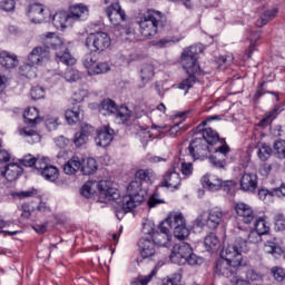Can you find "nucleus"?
<instances>
[{"instance_id":"1","label":"nucleus","mask_w":285,"mask_h":285,"mask_svg":"<svg viewBox=\"0 0 285 285\" xmlns=\"http://www.w3.org/2000/svg\"><path fill=\"white\" fill-rule=\"evenodd\" d=\"M215 119H217V116L209 117L198 126V130L202 132L196 134L197 137L190 141L188 150L194 159L207 157L209 153H214L209 157L212 166L214 168H226V159H228L230 147L219 141V134L213 128L202 129L210 121H215Z\"/></svg>"},{"instance_id":"2","label":"nucleus","mask_w":285,"mask_h":285,"mask_svg":"<svg viewBox=\"0 0 285 285\" xmlns=\"http://www.w3.org/2000/svg\"><path fill=\"white\" fill-rule=\"evenodd\" d=\"M153 169H139L136 171L135 178L128 187L127 195L122 197L121 202L117 203L116 217L124 219V215L137 208L146 199V190L141 188V181H150L153 179Z\"/></svg>"},{"instance_id":"3","label":"nucleus","mask_w":285,"mask_h":285,"mask_svg":"<svg viewBox=\"0 0 285 285\" xmlns=\"http://www.w3.org/2000/svg\"><path fill=\"white\" fill-rule=\"evenodd\" d=\"M168 227L173 228L176 239H186V237L190 235V229L186 227L184 215H181V213L171 212L158 226V232H155L154 236H151V240H154L157 246L169 248L173 235H170V229Z\"/></svg>"},{"instance_id":"4","label":"nucleus","mask_w":285,"mask_h":285,"mask_svg":"<svg viewBox=\"0 0 285 285\" xmlns=\"http://www.w3.org/2000/svg\"><path fill=\"white\" fill-rule=\"evenodd\" d=\"M200 52H204V48L200 45H195L185 49L181 53V65L187 75H189V77L183 80L178 85V88L180 90H185V95L186 92H188V90H190V88H193V86H195V81L197 80L195 75H199V72L202 71L199 62H197Z\"/></svg>"},{"instance_id":"5","label":"nucleus","mask_w":285,"mask_h":285,"mask_svg":"<svg viewBox=\"0 0 285 285\" xmlns=\"http://www.w3.org/2000/svg\"><path fill=\"white\" fill-rule=\"evenodd\" d=\"M138 23L140 35L145 37V39H150V37H155L161 28H166L168 18H166V14L161 13V11L148 9L140 16Z\"/></svg>"},{"instance_id":"6","label":"nucleus","mask_w":285,"mask_h":285,"mask_svg":"<svg viewBox=\"0 0 285 285\" xmlns=\"http://www.w3.org/2000/svg\"><path fill=\"white\" fill-rule=\"evenodd\" d=\"M41 42L46 48H52L56 51V61L65 66H75L77 59L70 55V51L63 46V40L55 32H47L40 36Z\"/></svg>"},{"instance_id":"7","label":"nucleus","mask_w":285,"mask_h":285,"mask_svg":"<svg viewBox=\"0 0 285 285\" xmlns=\"http://www.w3.org/2000/svg\"><path fill=\"white\" fill-rule=\"evenodd\" d=\"M100 115L107 117L108 115H115L116 122L122 124L124 126H132L135 120L132 117V111L128 107L117 108V104L110 99H105L99 106Z\"/></svg>"},{"instance_id":"8","label":"nucleus","mask_w":285,"mask_h":285,"mask_svg":"<svg viewBox=\"0 0 285 285\" xmlns=\"http://www.w3.org/2000/svg\"><path fill=\"white\" fill-rule=\"evenodd\" d=\"M243 253H248V243L244 237H237L236 240L225 247L220 257L223 259H227V262H232V264H236V266H244V255Z\"/></svg>"},{"instance_id":"9","label":"nucleus","mask_w":285,"mask_h":285,"mask_svg":"<svg viewBox=\"0 0 285 285\" xmlns=\"http://www.w3.org/2000/svg\"><path fill=\"white\" fill-rule=\"evenodd\" d=\"M226 215V212L222 210V208L214 207L208 212H204L198 215L195 219V226L198 228L207 226L210 230H215L216 228H219L220 224H224Z\"/></svg>"},{"instance_id":"10","label":"nucleus","mask_w":285,"mask_h":285,"mask_svg":"<svg viewBox=\"0 0 285 285\" xmlns=\"http://www.w3.org/2000/svg\"><path fill=\"white\" fill-rule=\"evenodd\" d=\"M110 36L106 32L90 33L85 41L86 48L94 52H104L107 48H110Z\"/></svg>"},{"instance_id":"11","label":"nucleus","mask_w":285,"mask_h":285,"mask_svg":"<svg viewBox=\"0 0 285 285\" xmlns=\"http://www.w3.org/2000/svg\"><path fill=\"white\" fill-rule=\"evenodd\" d=\"M96 188H98L100 199H104L102 202H117L120 197L119 190L112 187V181L110 180L96 181Z\"/></svg>"},{"instance_id":"12","label":"nucleus","mask_w":285,"mask_h":285,"mask_svg":"<svg viewBox=\"0 0 285 285\" xmlns=\"http://www.w3.org/2000/svg\"><path fill=\"white\" fill-rule=\"evenodd\" d=\"M193 247L188 243H178L176 244L170 254V261L174 264H186V258L190 255Z\"/></svg>"},{"instance_id":"13","label":"nucleus","mask_w":285,"mask_h":285,"mask_svg":"<svg viewBox=\"0 0 285 285\" xmlns=\"http://www.w3.org/2000/svg\"><path fill=\"white\" fill-rule=\"evenodd\" d=\"M242 268L239 265L234 264L226 258H220L216 262L215 273L216 275H222L223 277H233L237 274V271Z\"/></svg>"},{"instance_id":"14","label":"nucleus","mask_w":285,"mask_h":285,"mask_svg":"<svg viewBox=\"0 0 285 285\" xmlns=\"http://www.w3.org/2000/svg\"><path fill=\"white\" fill-rule=\"evenodd\" d=\"M83 66L88 70V75H106L110 72V65L108 62H96L92 56H87L83 60Z\"/></svg>"},{"instance_id":"15","label":"nucleus","mask_w":285,"mask_h":285,"mask_svg":"<svg viewBox=\"0 0 285 285\" xmlns=\"http://www.w3.org/2000/svg\"><path fill=\"white\" fill-rule=\"evenodd\" d=\"M50 60V51L46 47H35L31 52L28 55L29 63L36 66H43L47 61Z\"/></svg>"},{"instance_id":"16","label":"nucleus","mask_w":285,"mask_h":285,"mask_svg":"<svg viewBox=\"0 0 285 285\" xmlns=\"http://www.w3.org/2000/svg\"><path fill=\"white\" fill-rule=\"evenodd\" d=\"M106 14L112 26H119L122 21H126V12L119 6V2H112L109 8L106 9Z\"/></svg>"},{"instance_id":"17","label":"nucleus","mask_w":285,"mask_h":285,"mask_svg":"<svg viewBox=\"0 0 285 285\" xmlns=\"http://www.w3.org/2000/svg\"><path fill=\"white\" fill-rule=\"evenodd\" d=\"M156 246L157 244L150 237L142 236L138 242V249L144 259H148V257H153L157 253Z\"/></svg>"},{"instance_id":"18","label":"nucleus","mask_w":285,"mask_h":285,"mask_svg":"<svg viewBox=\"0 0 285 285\" xmlns=\"http://www.w3.org/2000/svg\"><path fill=\"white\" fill-rule=\"evenodd\" d=\"M112 139H115V130L108 126H105L98 129L95 141L97 146L107 148L109 144H112Z\"/></svg>"},{"instance_id":"19","label":"nucleus","mask_w":285,"mask_h":285,"mask_svg":"<svg viewBox=\"0 0 285 285\" xmlns=\"http://www.w3.org/2000/svg\"><path fill=\"white\" fill-rule=\"evenodd\" d=\"M89 14L88 6L83 3H77L69 8V17H71L73 23L77 21H86Z\"/></svg>"},{"instance_id":"20","label":"nucleus","mask_w":285,"mask_h":285,"mask_svg":"<svg viewBox=\"0 0 285 285\" xmlns=\"http://www.w3.org/2000/svg\"><path fill=\"white\" fill-rule=\"evenodd\" d=\"M240 188L245 193H255L257 190V175L245 171L240 178Z\"/></svg>"},{"instance_id":"21","label":"nucleus","mask_w":285,"mask_h":285,"mask_svg":"<svg viewBox=\"0 0 285 285\" xmlns=\"http://www.w3.org/2000/svg\"><path fill=\"white\" fill-rule=\"evenodd\" d=\"M200 181L203 184V187L207 190H210V193H217V190H222V178L213 174H207L203 176Z\"/></svg>"},{"instance_id":"22","label":"nucleus","mask_w":285,"mask_h":285,"mask_svg":"<svg viewBox=\"0 0 285 285\" xmlns=\"http://www.w3.org/2000/svg\"><path fill=\"white\" fill-rule=\"evenodd\" d=\"M235 210L238 217H243L244 224H250L253 219H255V213L253 212V207H250L246 203H237L235 205Z\"/></svg>"},{"instance_id":"23","label":"nucleus","mask_w":285,"mask_h":285,"mask_svg":"<svg viewBox=\"0 0 285 285\" xmlns=\"http://www.w3.org/2000/svg\"><path fill=\"white\" fill-rule=\"evenodd\" d=\"M2 175L7 181H16V179H19V177L23 175V168H21L17 163H10L4 167Z\"/></svg>"},{"instance_id":"24","label":"nucleus","mask_w":285,"mask_h":285,"mask_svg":"<svg viewBox=\"0 0 285 285\" xmlns=\"http://www.w3.org/2000/svg\"><path fill=\"white\" fill-rule=\"evenodd\" d=\"M161 186L165 188H170L171 190H177V188L181 186V178L179 177V173L175 170L168 171L161 181Z\"/></svg>"},{"instance_id":"25","label":"nucleus","mask_w":285,"mask_h":285,"mask_svg":"<svg viewBox=\"0 0 285 285\" xmlns=\"http://www.w3.org/2000/svg\"><path fill=\"white\" fill-rule=\"evenodd\" d=\"M53 26L58 30H63V28H68V26H72V18L70 17V13H67L66 11H59L57 12L53 18Z\"/></svg>"},{"instance_id":"26","label":"nucleus","mask_w":285,"mask_h":285,"mask_svg":"<svg viewBox=\"0 0 285 285\" xmlns=\"http://www.w3.org/2000/svg\"><path fill=\"white\" fill-rule=\"evenodd\" d=\"M27 14L32 23H43V4L33 3L29 6Z\"/></svg>"},{"instance_id":"27","label":"nucleus","mask_w":285,"mask_h":285,"mask_svg":"<svg viewBox=\"0 0 285 285\" xmlns=\"http://www.w3.org/2000/svg\"><path fill=\"white\" fill-rule=\"evenodd\" d=\"M0 66L7 68L8 70L17 68L19 66V58L14 53L8 51L0 52Z\"/></svg>"},{"instance_id":"28","label":"nucleus","mask_w":285,"mask_h":285,"mask_svg":"<svg viewBox=\"0 0 285 285\" xmlns=\"http://www.w3.org/2000/svg\"><path fill=\"white\" fill-rule=\"evenodd\" d=\"M24 122L28 126L35 127L37 124H41V117H39V109L36 107L28 108L23 114Z\"/></svg>"},{"instance_id":"29","label":"nucleus","mask_w":285,"mask_h":285,"mask_svg":"<svg viewBox=\"0 0 285 285\" xmlns=\"http://www.w3.org/2000/svg\"><path fill=\"white\" fill-rule=\"evenodd\" d=\"M66 120L70 126L77 124V121L81 120V106L76 105L70 109H67L65 112Z\"/></svg>"},{"instance_id":"30","label":"nucleus","mask_w":285,"mask_h":285,"mask_svg":"<svg viewBox=\"0 0 285 285\" xmlns=\"http://www.w3.org/2000/svg\"><path fill=\"white\" fill-rule=\"evenodd\" d=\"M238 237L246 239L248 250H250V244H259L262 242V234L256 230H244Z\"/></svg>"},{"instance_id":"31","label":"nucleus","mask_w":285,"mask_h":285,"mask_svg":"<svg viewBox=\"0 0 285 285\" xmlns=\"http://www.w3.org/2000/svg\"><path fill=\"white\" fill-rule=\"evenodd\" d=\"M66 175H75V173H81V159L73 156L67 164L63 166Z\"/></svg>"},{"instance_id":"32","label":"nucleus","mask_w":285,"mask_h":285,"mask_svg":"<svg viewBox=\"0 0 285 285\" xmlns=\"http://www.w3.org/2000/svg\"><path fill=\"white\" fill-rule=\"evenodd\" d=\"M204 244L207 253H217V249L220 246L219 238H217V235L214 233H210L205 237Z\"/></svg>"},{"instance_id":"33","label":"nucleus","mask_w":285,"mask_h":285,"mask_svg":"<svg viewBox=\"0 0 285 285\" xmlns=\"http://www.w3.org/2000/svg\"><path fill=\"white\" fill-rule=\"evenodd\" d=\"M98 166L95 158H86L81 160V173L82 175H95L97 173Z\"/></svg>"},{"instance_id":"34","label":"nucleus","mask_w":285,"mask_h":285,"mask_svg":"<svg viewBox=\"0 0 285 285\" xmlns=\"http://www.w3.org/2000/svg\"><path fill=\"white\" fill-rule=\"evenodd\" d=\"M40 175L47 181H57V179H59V169L52 165H49L40 173Z\"/></svg>"},{"instance_id":"35","label":"nucleus","mask_w":285,"mask_h":285,"mask_svg":"<svg viewBox=\"0 0 285 285\" xmlns=\"http://www.w3.org/2000/svg\"><path fill=\"white\" fill-rule=\"evenodd\" d=\"M277 9H269L266 10L261 17L259 19L256 21V26L257 28H264V26H266V23H268V21H273L274 17H277Z\"/></svg>"},{"instance_id":"36","label":"nucleus","mask_w":285,"mask_h":285,"mask_svg":"<svg viewBox=\"0 0 285 285\" xmlns=\"http://www.w3.org/2000/svg\"><path fill=\"white\" fill-rule=\"evenodd\" d=\"M264 250L268 255H273V257H275L276 259L282 255V253H284V250H282V247H279L278 244L273 240H267L265 243Z\"/></svg>"},{"instance_id":"37","label":"nucleus","mask_w":285,"mask_h":285,"mask_svg":"<svg viewBox=\"0 0 285 285\" xmlns=\"http://www.w3.org/2000/svg\"><path fill=\"white\" fill-rule=\"evenodd\" d=\"M20 135L26 137L28 144H39V141H41V136L39 135V132L30 128H23L20 131Z\"/></svg>"},{"instance_id":"38","label":"nucleus","mask_w":285,"mask_h":285,"mask_svg":"<svg viewBox=\"0 0 285 285\" xmlns=\"http://www.w3.org/2000/svg\"><path fill=\"white\" fill-rule=\"evenodd\" d=\"M81 195L82 197H86V199H90L95 193H97V180H89L87 181L82 188H81Z\"/></svg>"},{"instance_id":"39","label":"nucleus","mask_w":285,"mask_h":285,"mask_svg":"<svg viewBox=\"0 0 285 285\" xmlns=\"http://www.w3.org/2000/svg\"><path fill=\"white\" fill-rule=\"evenodd\" d=\"M271 155H273V149L267 144H261L258 145V151L257 156L261 159V161H267V159H271Z\"/></svg>"},{"instance_id":"40","label":"nucleus","mask_w":285,"mask_h":285,"mask_svg":"<svg viewBox=\"0 0 285 285\" xmlns=\"http://www.w3.org/2000/svg\"><path fill=\"white\" fill-rule=\"evenodd\" d=\"M141 81L148 82L155 77V67L153 65H144L140 69Z\"/></svg>"},{"instance_id":"41","label":"nucleus","mask_w":285,"mask_h":285,"mask_svg":"<svg viewBox=\"0 0 285 285\" xmlns=\"http://www.w3.org/2000/svg\"><path fill=\"white\" fill-rule=\"evenodd\" d=\"M273 153L277 159H285V140H276L273 145Z\"/></svg>"},{"instance_id":"42","label":"nucleus","mask_w":285,"mask_h":285,"mask_svg":"<svg viewBox=\"0 0 285 285\" xmlns=\"http://www.w3.org/2000/svg\"><path fill=\"white\" fill-rule=\"evenodd\" d=\"M271 230V225L266 219L264 218H258L255 222V232L258 233L261 236L266 235Z\"/></svg>"},{"instance_id":"43","label":"nucleus","mask_w":285,"mask_h":285,"mask_svg":"<svg viewBox=\"0 0 285 285\" xmlns=\"http://www.w3.org/2000/svg\"><path fill=\"white\" fill-rule=\"evenodd\" d=\"M142 235H148L150 239H153V236L155 235V223L148 218H145L142 220V228H141Z\"/></svg>"},{"instance_id":"44","label":"nucleus","mask_w":285,"mask_h":285,"mask_svg":"<svg viewBox=\"0 0 285 285\" xmlns=\"http://www.w3.org/2000/svg\"><path fill=\"white\" fill-rule=\"evenodd\" d=\"M65 79L69 82L79 81V79H81V72H79V70L68 68L65 72Z\"/></svg>"},{"instance_id":"45","label":"nucleus","mask_w":285,"mask_h":285,"mask_svg":"<svg viewBox=\"0 0 285 285\" xmlns=\"http://www.w3.org/2000/svg\"><path fill=\"white\" fill-rule=\"evenodd\" d=\"M271 274L273 275L276 282H284L285 279V269L284 267L274 266L271 268Z\"/></svg>"},{"instance_id":"46","label":"nucleus","mask_w":285,"mask_h":285,"mask_svg":"<svg viewBox=\"0 0 285 285\" xmlns=\"http://www.w3.org/2000/svg\"><path fill=\"white\" fill-rule=\"evenodd\" d=\"M276 117H277V109H274V110L269 111V112L258 122L259 128H266V126H268V124H271V121H273V119H275Z\"/></svg>"},{"instance_id":"47","label":"nucleus","mask_w":285,"mask_h":285,"mask_svg":"<svg viewBox=\"0 0 285 285\" xmlns=\"http://www.w3.org/2000/svg\"><path fill=\"white\" fill-rule=\"evenodd\" d=\"M35 66H37V65H32V62H30V61L22 65L19 68L20 75H22L23 77H32V71L35 70Z\"/></svg>"},{"instance_id":"48","label":"nucleus","mask_w":285,"mask_h":285,"mask_svg":"<svg viewBox=\"0 0 285 285\" xmlns=\"http://www.w3.org/2000/svg\"><path fill=\"white\" fill-rule=\"evenodd\" d=\"M50 166V159L46 157L36 158V170L43 173V169Z\"/></svg>"},{"instance_id":"49","label":"nucleus","mask_w":285,"mask_h":285,"mask_svg":"<svg viewBox=\"0 0 285 285\" xmlns=\"http://www.w3.org/2000/svg\"><path fill=\"white\" fill-rule=\"evenodd\" d=\"M58 126H59V117L48 116L46 118V127L48 128V130H57Z\"/></svg>"},{"instance_id":"50","label":"nucleus","mask_w":285,"mask_h":285,"mask_svg":"<svg viewBox=\"0 0 285 285\" xmlns=\"http://www.w3.org/2000/svg\"><path fill=\"white\" fill-rule=\"evenodd\" d=\"M31 98L37 101L38 99H43L46 96V90L42 87H33L30 91Z\"/></svg>"},{"instance_id":"51","label":"nucleus","mask_w":285,"mask_h":285,"mask_svg":"<svg viewBox=\"0 0 285 285\" xmlns=\"http://www.w3.org/2000/svg\"><path fill=\"white\" fill-rule=\"evenodd\" d=\"M224 193H227V195H233L235 193V181L233 180H223L222 181V188Z\"/></svg>"},{"instance_id":"52","label":"nucleus","mask_w":285,"mask_h":285,"mask_svg":"<svg viewBox=\"0 0 285 285\" xmlns=\"http://www.w3.org/2000/svg\"><path fill=\"white\" fill-rule=\"evenodd\" d=\"M14 6H16L14 0L0 1V10H3V12H12V10H14Z\"/></svg>"},{"instance_id":"53","label":"nucleus","mask_w":285,"mask_h":285,"mask_svg":"<svg viewBox=\"0 0 285 285\" xmlns=\"http://www.w3.org/2000/svg\"><path fill=\"white\" fill-rule=\"evenodd\" d=\"M73 144L78 148L81 146H86V144H88V138L85 135L80 134V131H78L75 134Z\"/></svg>"},{"instance_id":"54","label":"nucleus","mask_w":285,"mask_h":285,"mask_svg":"<svg viewBox=\"0 0 285 285\" xmlns=\"http://www.w3.org/2000/svg\"><path fill=\"white\" fill-rule=\"evenodd\" d=\"M95 132V127H92L91 125H88L86 122H83L80 127V135H83L85 137H90L92 134Z\"/></svg>"},{"instance_id":"55","label":"nucleus","mask_w":285,"mask_h":285,"mask_svg":"<svg viewBox=\"0 0 285 285\" xmlns=\"http://www.w3.org/2000/svg\"><path fill=\"white\" fill-rule=\"evenodd\" d=\"M275 230H285V217L282 214L275 216Z\"/></svg>"},{"instance_id":"56","label":"nucleus","mask_w":285,"mask_h":285,"mask_svg":"<svg viewBox=\"0 0 285 285\" xmlns=\"http://www.w3.org/2000/svg\"><path fill=\"white\" fill-rule=\"evenodd\" d=\"M20 163L27 168H32V166H37V158L32 157L31 155L24 156L22 159H20Z\"/></svg>"},{"instance_id":"57","label":"nucleus","mask_w":285,"mask_h":285,"mask_svg":"<svg viewBox=\"0 0 285 285\" xmlns=\"http://www.w3.org/2000/svg\"><path fill=\"white\" fill-rule=\"evenodd\" d=\"M266 92H269V95H277L273 91H266V82H262L254 95V99H259L262 96L266 95Z\"/></svg>"},{"instance_id":"58","label":"nucleus","mask_w":285,"mask_h":285,"mask_svg":"<svg viewBox=\"0 0 285 285\" xmlns=\"http://www.w3.org/2000/svg\"><path fill=\"white\" fill-rule=\"evenodd\" d=\"M159 204H164V199L159 198V194H154L148 200L149 208H155V206H159Z\"/></svg>"},{"instance_id":"59","label":"nucleus","mask_w":285,"mask_h":285,"mask_svg":"<svg viewBox=\"0 0 285 285\" xmlns=\"http://www.w3.org/2000/svg\"><path fill=\"white\" fill-rule=\"evenodd\" d=\"M185 264H189V266H197L199 264V257L193 253V249L185 258Z\"/></svg>"},{"instance_id":"60","label":"nucleus","mask_w":285,"mask_h":285,"mask_svg":"<svg viewBox=\"0 0 285 285\" xmlns=\"http://www.w3.org/2000/svg\"><path fill=\"white\" fill-rule=\"evenodd\" d=\"M181 173L185 177H190L193 175V164L191 163H181Z\"/></svg>"},{"instance_id":"61","label":"nucleus","mask_w":285,"mask_h":285,"mask_svg":"<svg viewBox=\"0 0 285 285\" xmlns=\"http://www.w3.org/2000/svg\"><path fill=\"white\" fill-rule=\"evenodd\" d=\"M86 97H88V91L80 89L73 94V101L81 104Z\"/></svg>"},{"instance_id":"62","label":"nucleus","mask_w":285,"mask_h":285,"mask_svg":"<svg viewBox=\"0 0 285 285\" xmlns=\"http://www.w3.org/2000/svg\"><path fill=\"white\" fill-rule=\"evenodd\" d=\"M157 272L153 271L148 276H146L144 279L140 281H134L131 283V285H147L148 282H150V279H153V277H155Z\"/></svg>"},{"instance_id":"63","label":"nucleus","mask_w":285,"mask_h":285,"mask_svg":"<svg viewBox=\"0 0 285 285\" xmlns=\"http://www.w3.org/2000/svg\"><path fill=\"white\" fill-rule=\"evenodd\" d=\"M55 141L58 148H66V146H68V138L63 136H59L58 138L55 139Z\"/></svg>"},{"instance_id":"64","label":"nucleus","mask_w":285,"mask_h":285,"mask_svg":"<svg viewBox=\"0 0 285 285\" xmlns=\"http://www.w3.org/2000/svg\"><path fill=\"white\" fill-rule=\"evenodd\" d=\"M273 195L276 197H285V184H282L279 188L274 189Z\"/></svg>"}]
</instances>
